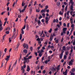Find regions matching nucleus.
<instances>
[{"label": "nucleus", "instance_id": "obj_1", "mask_svg": "<svg viewBox=\"0 0 75 75\" xmlns=\"http://www.w3.org/2000/svg\"><path fill=\"white\" fill-rule=\"evenodd\" d=\"M16 28H14L13 29V35L12 37L11 38H9V42H10L11 41V39H13V37H14V38H16V36L17 35H16Z\"/></svg>", "mask_w": 75, "mask_h": 75}, {"label": "nucleus", "instance_id": "obj_2", "mask_svg": "<svg viewBox=\"0 0 75 75\" xmlns=\"http://www.w3.org/2000/svg\"><path fill=\"white\" fill-rule=\"evenodd\" d=\"M31 58H32V56H29L28 58L25 57H24L23 59L24 60V61L23 62V64H25V62H27V63L29 62V60L28 59H31Z\"/></svg>", "mask_w": 75, "mask_h": 75}, {"label": "nucleus", "instance_id": "obj_3", "mask_svg": "<svg viewBox=\"0 0 75 75\" xmlns=\"http://www.w3.org/2000/svg\"><path fill=\"white\" fill-rule=\"evenodd\" d=\"M69 5H70V4H71V7H70V9L71 10H72L73 11V5H74V2L73 1H72V0H70V2H69Z\"/></svg>", "mask_w": 75, "mask_h": 75}, {"label": "nucleus", "instance_id": "obj_4", "mask_svg": "<svg viewBox=\"0 0 75 75\" xmlns=\"http://www.w3.org/2000/svg\"><path fill=\"white\" fill-rule=\"evenodd\" d=\"M74 60L73 59H71V61H70L69 63V65L72 66V65H73V62H74Z\"/></svg>", "mask_w": 75, "mask_h": 75}, {"label": "nucleus", "instance_id": "obj_5", "mask_svg": "<svg viewBox=\"0 0 75 75\" xmlns=\"http://www.w3.org/2000/svg\"><path fill=\"white\" fill-rule=\"evenodd\" d=\"M23 46L24 47V48H26L27 49H28V46L27 44H25V43H23Z\"/></svg>", "mask_w": 75, "mask_h": 75}, {"label": "nucleus", "instance_id": "obj_6", "mask_svg": "<svg viewBox=\"0 0 75 75\" xmlns=\"http://www.w3.org/2000/svg\"><path fill=\"white\" fill-rule=\"evenodd\" d=\"M45 23L47 24H48V21H49V19H48V17H46L45 18Z\"/></svg>", "mask_w": 75, "mask_h": 75}, {"label": "nucleus", "instance_id": "obj_7", "mask_svg": "<svg viewBox=\"0 0 75 75\" xmlns=\"http://www.w3.org/2000/svg\"><path fill=\"white\" fill-rule=\"evenodd\" d=\"M10 64L9 65V68L8 70V72H10V71H12V69H13V67H12L11 68V67L12 65L11 63H10Z\"/></svg>", "mask_w": 75, "mask_h": 75}, {"label": "nucleus", "instance_id": "obj_8", "mask_svg": "<svg viewBox=\"0 0 75 75\" xmlns=\"http://www.w3.org/2000/svg\"><path fill=\"white\" fill-rule=\"evenodd\" d=\"M10 56H6V58L5 59V60L6 61H7V62H6V63H7V61H9V58H10Z\"/></svg>", "mask_w": 75, "mask_h": 75}, {"label": "nucleus", "instance_id": "obj_9", "mask_svg": "<svg viewBox=\"0 0 75 75\" xmlns=\"http://www.w3.org/2000/svg\"><path fill=\"white\" fill-rule=\"evenodd\" d=\"M27 53V50L25 49L23 51V55H26Z\"/></svg>", "mask_w": 75, "mask_h": 75}, {"label": "nucleus", "instance_id": "obj_10", "mask_svg": "<svg viewBox=\"0 0 75 75\" xmlns=\"http://www.w3.org/2000/svg\"><path fill=\"white\" fill-rule=\"evenodd\" d=\"M67 28H63V33H64V34H66V32H65V31H67Z\"/></svg>", "mask_w": 75, "mask_h": 75}, {"label": "nucleus", "instance_id": "obj_11", "mask_svg": "<svg viewBox=\"0 0 75 75\" xmlns=\"http://www.w3.org/2000/svg\"><path fill=\"white\" fill-rule=\"evenodd\" d=\"M69 12H70V11H68L67 12V13H66L64 14V17H67V16H66L67 14V16L69 15Z\"/></svg>", "mask_w": 75, "mask_h": 75}, {"label": "nucleus", "instance_id": "obj_12", "mask_svg": "<svg viewBox=\"0 0 75 75\" xmlns=\"http://www.w3.org/2000/svg\"><path fill=\"white\" fill-rule=\"evenodd\" d=\"M60 67V65H59L57 66V67L56 68V69H57V72L60 69V68H59Z\"/></svg>", "mask_w": 75, "mask_h": 75}, {"label": "nucleus", "instance_id": "obj_13", "mask_svg": "<svg viewBox=\"0 0 75 75\" xmlns=\"http://www.w3.org/2000/svg\"><path fill=\"white\" fill-rule=\"evenodd\" d=\"M75 27V25H74V24H72L71 26V27H72V28L71 29V30H72L73 31L74 30V27Z\"/></svg>", "mask_w": 75, "mask_h": 75}, {"label": "nucleus", "instance_id": "obj_14", "mask_svg": "<svg viewBox=\"0 0 75 75\" xmlns=\"http://www.w3.org/2000/svg\"><path fill=\"white\" fill-rule=\"evenodd\" d=\"M21 70L22 71V73H24V71H25V70H24V68L23 67V66L21 67Z\"/></svg>", "mask_w": 75, "mask_h": 75}, {"label": "nucleus", "instance_id": "obj_15", "mask_svg": "<svg viewBox=\"0 0 75 75\" xmlns=\"http://www.w3.org/2000/svg\"><path fill=\"white\" fill-rule=\"evenodd\" d=\"M30 70V67H29V66H27V71L28 72H29Z\"/></svg>", "mask_w": 75, "mask_h": 75}, {"label": "nucleus", "instance_id": "obj_16", "mask_svg": "<svg viewBox=\"0 0 75 75\" xmlns=\"http://www.w3.org/2000/svg\"><path fill=\"white\" fill-rule=\"evenodd\" d=\"M38 53H42V52H44V50H42L41 51L40 50H38Z\"/></svg>", "mask_w": 75, "mask_h": 75}, {"label": "nucleus", "instance_id": "obj_17", "mask_svg": "<svg viewBox=\"0 0 75 75\" xmlns=\"http://www.w3.org/2000/svg\"><path fill=\"white\" fill-rule=\"evenodd\" d=\"M52 38H53V36L52 35L50 37V41H52Z\"/></svg>", "mask_w": 75, "mask_h": 75}, {"label": "nucleus", "instance_id": "obj_18", "mask_svg": "<svg viewBox=\"0 0 75 75\" xmlns=\"http://www.w3.org/2000/svg\"><path fill=\"white\" fill-rule=\"evenodd\" d=\"M56 39L57 38H55L54 40V41H55V42L57 44H58V43L59 40L57 39L56 40Z\"/></svg>", "mask_w": 75, "mask_h": 75}, {"label": "nucleus", "instance_id": "obj_19", "mask_svg": "<svg viewBox=\"0 0 75 75\" xmlns=\"http://www.w3.org/2000/svg\"><path fill=\"white\" fill-rule=\"evenodd\" d=\"M67 70H66L64 72L63 71V74H64V75H67Z\"/></svg>", "mask_w": 75, "mask_h": 75}, {"label": "nucleus", "instance_id": "obj_20", "mask_svg": "<svg viewBox=\"0 0 75 75\" xmlns=\"http://www.w3.org/2000/svg\"><path fill=\"white\" fill-rule=\"evenodd\" d=\"M40 67L38 65L37 67H35V69L36 70H38L40 69Z\"/></svg>", "mask_w": 75, "mask_h": 75}, {"label": "nucleus", "instance_id": "obj_21", "mask_svg": "<svg viewBox=\"0 0 75 75\" xmlns=\"http://www.w3.org/2000/svg\"><path fill=\"white\" fill-rule=\"evenodd\" d=\"M25 9H23L21 11V9H19V11L20 13H21V12H22V13H23V12H24V11H25Z\"/></svg>", "mask_w": 75, "mask_h": 75}, {"label": "nucleus", "instance_id": "obj_22", "mask_svg": "<svg viewBox=\"0 0 75 75\" xmlns=\"http://www.w3.org/2000/svg\"><path fill=\"white\" fill-rule=\"evenodd\" d=\"M63 13H64V12H62V11H60L59 12V15H61L62 16L63 15Z\"/></svg>", "mask_w": 75, "mask_h": 75}, {"label": "nucleus", "instance_id": "obj_23", "mask_svg": "<svg viewBox=\"0 0 75 75\" xmlns=\"http://www.w3.org/2000/svg\"><path fill=\"white\" fill-rule=\"evenodd\" d=\"M51 70L53 71H56V69L54 68V67H53L52 68Z\"/></svg>", "mask_w": 75, "mask_h": 75}, {"label": "nucleus", "instance_id": "obj_24", "mask_svg": "<svg viewBox=\"0 0 75 75\" xmlns=\"http://www.w3.org/2000/svg\"><path fill=\"white\" fill-rule=\"evenodd\" d=\"M70 17H71V16H69V15L67 16V19L69 20V18H70Z\"/></svg>", "mask_w": 75, "mask_h": 75}, {"label": "nucleus", "instance_id": "obj_25", "mask_svg": "<svg viewBox=\"0 0 75 75\" xmlns=\"http://www.w3.org/2000/svg\"><path fill=\"white\" fill-rule=\"evenodd\" d=\"M39 54V56L40 57H41L42 55V53H38Z\"/></svg>", "mask_w": 75, "mask_h": 75}, {"label": "nucleus", "instance_id": "obj_26", "mask_svg": "<svg viewBox=\"0 0 75 75\" xmlns=\"http://www.w3.org/2000/svg\"><path fill=\"white\" fill-rule=\"evenodd\" d=\"M48 61H50V59H52V57H51V56H49L48 57Z\"/></svg>", "mask_w": 75, "mask_h": 75}, {"label": "nucleus", "instance_id": "obj_27", "mask_svg": "<svg viewBox=\"0 0 75 75\" xmlns=\"http://www.w3.org/2000/svg\"><path fill=\"white\" fill-rule=\"evenodd\" d=\"M60 4H61V3H60V2H58L57 3V5L58 6H60Z\"/></svg>", "mask_w": 75, "mask_h": 75}, {"label": "nucleus", "instance_id": "obj_28", "mask_svg": "<svg viewBox=\"0 0 75 75\" xmlns=\"http://www.w3.org/2000/svg\"><path fill=\"white\" fill-rule=\"evenodd\" d=\"M45 9H44V10L42 9L41 11L40 12L42 13H44V12H45Z\"/></svg>", "mask_w": 75, "mask_h": 75}, {"label": "nucleus", "instance_id": "obj_29", "mask_svg": "<svg viewBox=\"0 0 75 75\" xmlns=\"http://www.w3.org/2000/svg\"><path fill=\"white\" fill-rule=\"evenodd\" d=\"M22 35H22V34H20V38H19L20 40H21V39H22Z\"/></svg>", "mask_w": 75, "mask_h": 75}, {"label": "nucleus", "instance_id": "obj_30", "mask_svg": "<svg viewBox=\"0 0 75 75\" xmlns=\"http://www.w3.org/2000/svg\"><path fill=\"white\" fill-rule=\"evenodd\" d=\"M42 16H43V18H45V13H42Z\"/></svg>", "mask_w": 75, "mask_h": 75}, {"label": "nucleus", "instance_id": "obj_31", "mask_svg": "<svg viewBox=\"0 0 75 75\" xmlns=\"http://www.w3.org/2000/svg\"><path fill=\"white\" fill-rule=\"evenodd\" d=\"M38 23L39 25H40V24H41V21H38Z\"/></svg>", "mask_w": 75, "mask_h": 75}, {"label": "nucleus", "instance_id": "obj_32", "mask_svg": "<svg viewBox=\"0 0 75 75\" xmlns=\"http://www.w3.org/2000/svg\"><path fill=\"white\" fill-rule=\"evenodd\" d=\"M3 24V23H2V22H1V20H0V27H2V25Z\"/></svg>", "mask_w": 75, "mask_h": 75}, {"label": "nucleus", "instance_id": "obj_33", "mask_svg": "<svg viewBox=\"0 0 75 75\" xmlns=\"http://www.w3.org/2000/svg\"><path fill=\"white\" fill-rule=\"evenodd\" d=\"M52 28H51L50 30H49V33H51L52 32Z\"/></svg>", "mask_w": 75, "mask_h": 75}, {"label": "nucleus", "instance_id": "obj_34", "mask_svg": "<svg viewBox=\"0 0 75 75\" xmlns=\"http://www.w3.org/2000/svg\"><path fill=\"white\" fill-rule=\"evenodd\" d=\"M36 11L37 13H39V12L40 11V10L39 9H36Z\"/></svg>", "mask_w": 75, "mask_h": 75}, {"label": "nucleus", "instance_id": "obj_35", "mask_svg": "<svg viewBox=\"0 0 75 75\" xmlns=\"http://www.w3.org/2000/svg\"><path fill=\"white\" fill-rule=\"evenodd\" d=\"M24 1H23L22 4L23 7H24V5H25V3L24 4Z\"/></svg>", "mask_w": 75, "mask_h": 75}, {"label": "nucleus", "instance_id": "obj_36", "mask_svg": "<svg viewBox=\"0 0 75 75\" xmlns=\"http://www.w3.org/2000/svg\"><path fill=\"white\" fill-rule=\"evenodd\" d=\"M62 49L63 50H64V51H65L66 50V48L64 46L63 47Z\"/></svg>", "mask_w": 75, "mask_h": 75}, {"label": "nucleus", "instance_id": "obj_37", "mask_svg": "<svg viewBox=\"0 0 75 75\" xmlns=\"http://www.w3.org/2000/svg\"><path fill=\"white\" fill-rule=\"evenodd\" d=\"M30 50L31 51H32L33 50V47H30Z\"/></svg>", "mask_w": 75, "mask_h": 75}, {"label": "nucleus", "instance_id": "obj_38", "mask_svg": "<svg viewBox=\"0 0 75 75\" xmlns=\"http://www.w3.org/2000/svg\"><path fill=\"white\" fill-rule=\"evenodd\" d=\"M26 30L27 31H28L29 30V27L28 26H26Z\"/></svg>", "mask_w": 75, "mask_h": 75}, {"label": "nucleus", "instance_id": "obj_39", "mask_svg": "<svg viewBox=\"0 0 75 75\" xmlns=\"http://www.w3.org/2000/svg\"><path fill=\"white\" fill-rule=\"evenodd\" d=\"M19 45H20V44L18 43L16 45V48H18V47H19Z\"/></svg>", "mask_w": 75, "mask_h": 75}, {"label": "nucleus", "instance_id": "obj_40", "mask_svg": "<svg viewBox=\"0 0 75 75\" xmlns=\"http://www.w3.org/2000/svg\"><path fill=\"white\" fill-rule=\"evenodd\" d=\"M63 55V54H61L60 55V58L61 59H62V58Z\"/></svg>", "mask_w": 75, "mask_h": 75}, {"label": "nucleus", "instance_id": "obj_41", "mask_svg": "<svg viewBox=\"0 0 75 75\" xmlns=\"http://www.w3.org/2000/svg\"><path fill=\"white\" fill-rule=\"evenodd\" d=\"M36 41H41V40H40V39L39 38L37 39L36 40Z\"/></svg>", "mask_w": 75, "mask_h": 75}, {"label": "nucleus", "instance_id": "obj_42", "mask_svg": "<svg viewBox=\"0 0 75 75\" xmlns=\"http://www.w3.org/2000/svg\"><path fill=\"white\" fill-rule=\"evenodd\" d=\"M64 59H67V56L65 55H64Z\"/></svg>", "mask_w": 75, "mask_h": 75}, {"label": "nucleus", "instance_id": "obj_43", "mask_svg": "<svg viewBox=\"0 0 75 75\" xmlns=\"http://www.w3.org/2000/svg\"><path fill=\"white\" fill-rule=\"evenodd\" d=\"M65 54L66 55H68V52L67 51L65 52Z\"/></svg>", "mask_w": 75, "mask_h": 75}, {"label": "nucleus", "instance_id": "obj_44", "mask_svg": "<svg viewBox=\"0 0 75 75\" xmlns=\"http://www.w3.org/2000/svg\"><path fill=\"white\" fill-rule=\"evenodd\" d=\"M25 25L24 26H23V28L21 30H23L25 29Z\"/></svg>", "mask_w": 75, "mask_h": 75}, {"label": "nucleus", "instance_id": "obj_45", "mask_svg": "<svg viewBox=\"0 0 75 75\" xmlns=\"http://www.w3.org/2000/svg\"><path fill=\"white\" fill-rule=\"evenodd\" d=\"M40 37H41V38H44V37H45V34H43V35L42 36H41Z\"/></svg>", "mask_w": 75, "mask_h": 75}, {"label": "nucleus", "instance_id": "obj_46", "mask_svg": "<svg viewBox=\"0 0 75 75\" xmlns=\"http://www.w3.org/2000/svg\"><path fill=\"white\" fill-rule=\"evenodd\" d=\"M48 62H50V61H48V60H46L45 61V63L46 64H47V63H48Z\"/></svg>", "mask_w": 75, "mask_h": 75}, {"label": "nucleus", "instance_id": "obj_47", "mask_svg": "<svg viewBox=\"0 0 75 75\" xmlns=\"http://www.w3.org/2000/svg\"><path fill=\"white\" fill-rule=\"evenodd\" d=\"M75 71V69L74 68H73L71 69V71L72 72H74Z\"/></svg>", "mask_w": 75, "mask_h": 75}, {"label": "nucleus", "instance_id": "obj_48", "mask_svg": "<svg viewBox=\"0 0 75 75\" xmlns=\"http://www.w3.org/2000/svg\"><path fill=\"white\" fill-rule=\"evenodd\" d=\"M21 30H22V32H21L22 34H24V30L22 29H21Z\"/></svg>", "mask_w": 75, "mask_h": 75}, {"label": "nucleus", "instance_id": "obj_49", "mask_svg": "<svg viewBox=\"0 0 75 75\" xmlns=\"http://www.w3.org/2000/svg\"><path fill=\"white\" fill-rule=\"evenodd\" d=\"M44 33V31H43V30H42L41 33V34L40 35V37H41V36H42V33Z\"/></svg>", "mask_w": 75, "mask_h": 75}, {"label": "nucleus", "instance_id": "obj_50", "mask_svg": "<svg viewBox=\"0 0 75 75\" xmlns=\"http://www.w3.org/2000/svg\"><path fill=\"white\" fill-rule=\"evenodd\" d=\"M35 37H36V38H37V39L38 38H39V36H38V35H36Z\"/></svg>", "mask_w": 75, "mask_h": 75}, {"label": "nucleus", "instance_id": "obj_51", "mask_svg": "<svg viewBox=\"0 0 75 75\" xmlns=\"http://www.w3.org/2000/svg\"><path fill=\"white\" fill-rule=\"evenodd\" d=\"M64 50H62V53H61V54H63V53H64Z\"/></svg>", "mask_w": 75, "mask_h": 75}, {"label": "nucleus", "instance_id": "obj_52", "mask_svg": "<svg viewBox=\"0 0 75 75\" xmlns=\"http://www.w3.org/2000/svg\"><path fill=\"white\" fill-rule=\"evenodd\" d=\"M46 72V71H45V70H43V71H42V73L43 74H45V72Z\"/></svg>", "mask_w": 75, "mask_h": 75}, {"label": "nucleus", "instance_id": "obj_53", "mask_svg": "<svg viewBox=\"0 0 75 75\" xmlns=\"http://www.w3.org/2000/svg\"><path fill=\"white\" fill-rule=\"evenodd\" d=\"M63 26L64 27H66L67 26V25L66 24V23H63Z\"/></svg>", "mask_w": 75, "mask_h": 75}, {"label": "nucleus", "instance_id": "obj_54", "mask_svg": "<svg viewBox=\"0 0 75 75\" xmlns=\"http://www.w3.org/2000/svg\"><path fill=\"white\" fill-rule=\"evenodd\" d=\"M6 35H4L3 36V40H4V38H5V37H6Z\"/></svg>", "mask_w": 75, "mask_h": 75}, {"label": "nucleus", "instance_id": "obj_55", "mask_svg": "<svg viewBox=\"0 0 75 75\" xmlns=\"http://www.w3.org/2000/svg\"><path fill=\"white\" fill-rule=\"evenodd\" d=\"M64 32H62L61 33V35H64Z\"/></svg>", "mask_w": 75, "mask_h": 75}, {"label": "nucleus", "instance_id": "obj_56", "mask_svg": "<svg viewBox=\"0 0 75 75\" xmlns=\"http://www.w3.org/2000/svg\"><path fill=\"white\" fill-rule=\"evenodd\" d=\"M70 24V23H67V27H69V24Z\"/></svg>", "mask_w": 75, "mask_h": 75}, {"label": "nucleus", "instance_id": "obj_57", "mask_svg": "<svg viewBox=\"0 0 75 75\" xmlns=\"http://www.w3.org/2000/svg\"><path fill=\"white\" fill-rule=\"evenodd\" d=\"M42 18V16H40L39 17V19H41V18Z\"/></svg>", "mask_w": 75, "mask_h": 75}, {"label": "nucleus", "instance_id": "obj_58", "mask_svg": "<svg viewBox=\"0 0 75 75\" xmlns=\"http://www.w3.org/2000/svg\"><path fill=\"white\" fill-rule=\"evenodd\" d=\"M37 4V1H35V2H34V4L33 5L34 6H35Z\"/></svg>", "mask_w": 75, "mask_h": 75}, {"label": "nucleus", "instance_id": "obj_59", "mask_svg": "<svg viewBox=\"0 0 75 75\" xmlns=\"http://www.w3.org/2000/svg\"><path fill=\"white\" fill-rule=\"evenodd\" d=\"M67 8H68V5H67V6H66L65 8L66 11L67 10Z\"/></svg>", "mask_w": 75, "mask_h": 75}, {"label": "nucleus", "instance_id": "obj_60", "mask_svg": "<svg viewBox=\"0 0 75 75\" xmlns=\"http://www.w3.org/2000/svg\"><path fill=\"white\" fill-rule=\"evenodd\" d=\"M71 75H75V73H74L70 72Z\"/></svg>", "mask_w": 75, "mask_h": 75}, {"label": "nucleus", "instance_id": "obj_61", "mask_svg": "<svg viewBox=\"0 0 75 75\" xmlns=\"http://www.w3.org/2000/svg\"><path fill=\"white\" fill-rule=\"evenodd\" d=\"M73 52V49H71V50L70 51V53L72 54V52Z\"/></svg>", "mask_w": 75, "mask_h": 75}, {"label": "nucleus", "instance_id": "obj_62", "mask_svg": "<svg viewBox=\"0 0 75 75\" xmlns=\"http://www.w3.org/2000/svg\"><path fill=\"white\" fill-rule=\"evenodd\" d=\"M49 11H50V10H49V9H47L46 10L47 13H49Z\"/></svg>", "mask_w": 75, "mask_h": 75}, {"label": "nucleus", "instance_id": "obj_63", "mask_svg": "<svg viewBox=\"0 0 75 75\" xmlns=\"http://www.w3.org/2000/svg\"><path fill=\"white\" fill-rule=\"evenodd\" d=\"M44 19H42L41 20V21L42 23H44Z\"/></svg>", "mask_w": 75, "mask_h": 75}, {"label": "nucleus", "instance_id": "obj_64", "mask_svg": "<svg viewBox=\"0 0 75 75\" xmlns=\"http://www.w3.org/2000/svg\"><path fill=\"white\" fill-rule=\"evenodd\" d=\"M64 4L66 6V5H67V3H66V2H64Z\"/></svg>", "mask_w": 75, "mask_h": 75}]
</instances>
